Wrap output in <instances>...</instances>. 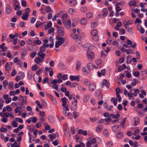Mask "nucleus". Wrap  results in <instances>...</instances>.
I'll use <instances>...</instances> for the list:
<instances>
[{
	"instance_id": "23",
	"label": "nucleus",
	"mask_w": 147,
	"mask_h": 147,
	"mask_svg": "<svg viewBox=\"0 0 147 147\" xmlns=\"http://www.w3.org/2000/svg\"><path fill=\"white\" fill-rule=\"evenodd\" d=\"M80 22L82 25L86 24L87 23L86 19L84 18H82L80 20Z\"/></svg>"
},
{
	"instance_id": "61",
	"label": "nucleus",
	"mask_w": 147,
	"mask_h": 147,
	"mask_svg": "<svg viewBox=\"0 0 147 147\" xmlns=\"http://www.w3.org/2000/svg\"><path fill=\"white\" fill-rule=\"evenodd\" d=\"M62 44L61 43L57 41H56L55 42V47L56 48H57L59 47V46H61Z\"/></svg>"
},
{
	"instance_id": "30",
	"label": "nucleus",
	"mask_w": 147,
	"mask_h": 147,
	"mask_svg": "<svg viewBox=\"0 0 147 147\" xmlns=\"http://www.w3.org/2000/svg\"><path fill=\"white\" fill-rule=\"evenodd\" d=\"M69 3L71 6H74L76 5L77 2L76 0H71Z\"/></svg>"
},
{
	"instance_id": "26",
	"label": "nucleus",
	"mask_w": 147,
	"mask_h": 147,
	"mask_svg": "<svg viewBox=\"0 0 147 147\" xmlns=\"http://www.w3.org/2000/svg\"><path fill=\"white\" fill-rule=\"evenodd\" d=\"M27 55V52L26 51H23L22 52V53L21 55V58L23 59L24 58V57L25 56H26Z\"/></svg>"
},
{
	"instance_id": "9",
	"label": "nucleus",
	"mask_w": 147,
	"mask_h": 147,
	"mask_svg": "<svg viewBox=\"0 0 147 147\" xmlns=\"http://www.w3.org/2000/svg\"><path fill=\"white\" fill-rule=\"evenodd\" d=\"M70 78L71 81L76 80L77 81H79L80 80V76L78 75L76 76H71L70 77Z\"/></svg>"
},
{
	"instance_id": "31",
	"label": "nucleus",
	"mask_w": 147,
	"mask_h": 147,
	"mask_svg": "<svg viewBox=\"0 0 147 147\" xmlns=\"http://www.w3.org/2000/svg\"><path fill=\"white\" fill-rule=\"evenodd\" d=\"M129 5L130 6H135L136 5V2L135 1H131L129 2Z\"/></svg>"
},
{
	"instance_id": "64",
	"label": "nucleus",
	"mask_w": 147,
	"mask_h": 147,
	"mask_svg": "<svg viewBox=\"0 0 147 147\" xmlns=\"http://www.w3.org/2000/svg\"><path fill=\"white\" fill-rule=\"evenodd\" d=\"M71 133L74 134H75V128L74 127H72L70 128Z\"/></svg>"
},
{
	"instance_id": "25",
	"label": "nucleus",
	"mask_w": 147,
	"mask_h": 147,
	"mask_svg": "<svg viewBox=\"0 0 147 147\" xmlns=\"http://www.w3.org/2000/svg\"><path fill=\"white\" fill-rule=\"evenodd\" d=\"M89 99V96L86 94L84 97L83 100L84 102H87Z\"/></svg>"
},
{
	"instance_id": "28",
	"label": "nucleus",
	"mask_w": 147,
	"mask_h": 147,
	"mask_svg": "<svg viewBox=\"0 0 147 147\" xmlns=\"http://www.w3.org/2000/svg\"><path fill=\"white\" fill-rule=\"evenodd\" d=\"M87 67L88 69L90 70L94 68V65L91 63H89L87 64Z\"/></svg>"
},
{
	"instance_id": "6",
	"label": "nucleus",
	"mask_w": 147,
	"mask_h": 147,
	"mask_svg": "<svg viewBox=\"0 0 147 147\" xmlns=\"http://www.w3.org/2000/svg\"><path fill=\"white\" fill-rule=\"evenodd\" d=\"M12 11V9L10 7L9 4H7L6 5L5 12L7 14L10 13Z\"/></svg>"
},
{
	"instance_id": "55",
	"label": "nucleus",
	"mask_w": 147,
	"mask_h": 147,
	"mask_svg": "<svg viewBox=\"0 0 147 147\" xmlns=\"http://www.w3.org/2000/svg\"><path fill=\"white\" fill-rule=\"evenodd\" d=\"M140 30V32L141 34H143L144 33V29L143 27H142L141 26H140V30Z\"/></svg>"
},
{
	"instance_id": "8",
	"label": "nucleus",
	"mask_w": 147,
	"mask_h": 147,
	"mask_svg": "<svg viewBox=\"0 0 147 147\" xmlns=\"http://www.w3.org/2000/svg\"><path fill=\"white\" fill-rule=\"evenodd\" d=\"M71 36L72 38L74 40H77L80 38H81L82 37L80 35H78L76 34H72L71 35Z\"/></svg>"
},
{
	"instance_id": "10",
	"label": "nucleus",
	"mask_w": 147,
	"mask_h": 147,
	"mask_svg": "<svg viewBox=\"0 0 147 147\" xmlns=\"http://www.w3.org/2000/svg\"><path fill=\"white\" fill-rule=\"evenodd\" d=\"M104 85L107 87L109 86L110 85L109 82L106 80H104L103 81L102 84L101 86V88H103Z\"/></svg>"
},
{
	"instance_id": "37",
	"label": "nucleus",
	"mask_w": 147,
	"mask_h": 147,
	"mask_svg": "<svg viewBox=\"0 0 147 147\" xmlns=\"http://www.w3.org/2000/svg\"><path fill=\"white\" fill-rule=\"evenodd\" d=\"M11 124L13 127H16L18 126V123L15 120H13L11 121Z\"/></svg>"
},
{
	"instance_id": "51",
	"label": "nucleus",
	"mask_w": 147,
	"mask_h": 147,
	"mask_svg": "<svg viewBox=\"0 0 147 147\" xmlns=\"http://www.w3.org/2000/svg\"><path fill=\"white\" fill-rule=\"evenodd\" d=\"M132 28H133L132 27H130L129 28H128L127 31L131 34H133V30Z\"/></svg>"
},
{
	"instance_id": "44",
	"label": "nucleus",
	"mask_w": 147,
	"mask_h": 147,
	"mask_svg": "<svg viewBox=\"0 0 147 147\" xmlns=\"http://www.w3.org/2000/svg\"><path fill=\"white\" fill-rule=\"evenodd\" d=\"M16 121L18 122L21 123H22L23 122V120L22 119L20 118H16Z\"/></svg>"
},
{
	"instance_id": "19",
	"label": "nucleus",
	"mask_w": 147,
	"mask_h": 147,
	"mask_svg": "<svg viewBox=\"0 0 147 147\" xmlns=\"http://www.w3.org/2000/svg\"><path fill=\"white\" fill-rule=\"evenodd\" d=\"M78 132L79 134H83L84 136H86L87 135V131L86 130L84 131L82 129H79L78 130Z\"/></svg>"
},
{
	"instance_id": "36",
	"label": "nucleus",
	"mask_w": 147,
	"mask_h": 147,
	"mask_svg": "<svg viewBox=\"0 0 147 147\" xmlns=\"http://www.w3.org/2000/svg\"><path fill=\"white\" fill-rule=\"evenodd\" d=\"M76 10L71 8H70L68 10V12L70 14H73L74 13H76Z\"/></svg>"
},
{
	"instance_id": "46",
	"label": "nucleus",
	"mask_w": 147,
	"mask_h": 147,
	"mask_svg": "<svg viewBox=\"0 0 147 147\" xmlns=\"http://www.w3.org/2000/svg\"><path fill=\"white\" fill-rule=\"evenodd\" d=\"M77 85L78 84L76 82H73L71 83L70 87L71 88H73L77 86Z\"/></svg>"
},
{
	"instance_id": "32",
	"label": "nucleus",
	"mask_w": 147,
	"mask_h": 147,
	"mask_svg": "<svg viewBox=\"0 0 147 147\" xmlns=\"http://www.w3.org/2000/svg\"><path fill=\"white\" fill-rule=\"evenodd\" d=\"M9 115V113H1V115L2 117H8Z\"/></svg>"
},
{
	"instance_id": "39",
	"label": "nucleus",
	"mask_w": 147,
	"mask_h": 147,
	"mask_svg": "<svg viewBox=\"0 0 147 147\" xmlns=\"http://www.w3.org/2000/svg\"><path fill=\"white\" fill-rule=\"evenodd\" d=\"M30 119L32 120V121L34 123H35L36 122L37 120V118L36 117H30Z\"/></svg>"
},
{
	"instance_id": "42",
	"label": "nucleus",
	"mask_w": 147,
	"mask_h": 147,
	"mask_svg": "<svg viewBox=\"0 0 147 147\" xmlns=\"http://www.w3.org/2000/svg\"><path fill=\"white\" fill-rule=\"evenodd\" d=\"M135 92L133 93V94L134 96H136L137 94L139 93L140 92L138 89H135L134 90Z\"/></svg>"
},
{
	"instance_id": "56",
	"label": "nucleus",
	"mask_w": 147,
	"mask_h": 147,
	"mask_svg": "<svg viewBox=\"0 0 147 147\" xmlns=\"http://www.w3.org/2000/svg\"><path fill=\"white\" fill-rule=\"evenodd\" d=\"M42 24V23L40 22V21H38L36 24V26L37 28H38Z\"/></svg>"
},
{
	"instance_id": "4",
	"label": "nucleus",
	"mask_w": 147,
	"mask_h": 147,
	"mask_svg": "<svg viewBox=\"0 0 147 147\" xmlns=\"http://www.w3.org/2000/svg\"><path fill=\"white\" fill-rule=\"evenodd\" d=\"M69 108L67 106L65 108L63 109V113L65 116H67L69 115L70 113L69 112Z\"/></svg>"
},
{
	"instance_id": "43",
	"label": "nucleus",
	"mask_w": 147,
	"mask_h": 147,
	"mask_svg": "<svg viewBox=\"0 0 147 147\" xmlns=\"http://www.w3.org/2000/svg\"><path fill=\"white\" fill-rule=\"evenodd\" d=\"M93 15V13L91 12H90L86 14V16L88 18H90Z\"/></svg>"
},
{
	"instance_id": "27",
	"label": "nucleus",
	"mask_w": 147,
	"mask_h": 147,
	"mask_svg": "<svg viewBox=\"0 0 147 147\" xmlns=\"http://www.w3.org/2000/svg\"><path fill=\"white\" fill-rule=\"evenodd\" d=\"M35 62L37 63H40L41 62H43L44 61V60H42L41 59H40L39 57H36L35 58Z\"/></svg>"
},
{
	"instance_id": "45",
	"label": "nucleus",
	"mask_w": 147,
	"mask_h": 147,
	"mask_svg": "<svg viewBox=\"0 0 147 147\" xmlns=\"http://www.w3.org/2000/svg\"><path fill=\"white\" fill-rule=\"evenodd\" d=\"M51 9V8L49 6H48L46 7L45 11L46 13H48L50 12Z\"/></svg>"
},
{
	"instance_id": "14",
	"label": "nucleus",
	"mask_w": 147,
	"mask_h": 147,
	"mask_svg": "<svg viewBox=\"0 0 147 147\" xmlns=\"http://www.w3.org/2000/svg\"><path fill=\"white\" fill-rule=\"evenodd\" d=\"M84 47L85 48H88L89 49H91L94 48V46L89 43H87L84 45Z\"/></svg>"
},
{
	"instance_id": "24",
	"label": "nucleus",
	"mask_w": 147,
	"mask_h": 147,
	"mask_svg": "<svg viewBox=\"0 0 147 147\" xmlns=\"http://www.w3.org/2000/svg\"><path fill=\"white\" fill-rule=\"evenodd\" d=\"M107 10L106 8H104L102 10V16L106 17L107 15Z\"/></svg>"
},
{
	"instance_id": "18",
	"label": "nucleus",
	"mask_w": 147,
	"mask_h": 147,
	"mask_svg": "<svg viewBox=\"0 0 147 147\" xmlns=\"http://www.w3.org/2000/svg\"><path fill=\"white\" fill-rule=\"evenodd\" d=\"M134 125L136 126L138 125L140 122V119L138 117H136L134 118Z\"/></svg>"
},
{
	"instance_id": "38",
	"label": "nucleus",
	"mask_w": 147,
	"mask_h": 147,
	"mask_svg": "<svg viewBox=\"0 0 147 147\" xmlns=\"http://www.w3.org/2000/svg\"><path fill=\"white\" fill-rule=\"evenodd\" d=\"M111 101H113V103L115 106H116L117 105V99L116 98H112L111 100Z\"/></svg>"
},
{
	"instance_id": "41",
	"label": "nucleus",
	"mask_w": 147,
	"mask_h": 147,
	"mask_svg": "<svg viewBox=\"0 0 147 147\" xmlns=\"http://www.w3.org/2000/svg\"><path fill=\"white\" fill-rule=\"evenodd\" d=\"M81 64L80 62H77L76 65V69L77 71L79 70L80 69Z\"/></svg>"
},
{
	"instance_id": "1",
	"label": "nucleus",
	"mask_w": 147,
	"mask_h": 147,
	"mask_svg": "<svg viewBox=\"0 0 147 147\" xmlns=\"http://www.w3.org/2000/svg\"><path fill=\"white\" fill-rule=\"evenodd\" d=\"M92 35L93 36V40L95 41H98L99 39V36L97 35V31L95 29L92 30L91 32Z\"/></svg>"
},
{
	"instance_id": "34",
	"label": "nucleus",
	"mask_w": 147,
	"mask_h": 147,
	"mask_svg": "<svg viewBox=\"0 0 147 147\" xmlns=\"http://www.w3.org/2000/svg\"><path fill=\"white\" fill-rule=\"evenodd\" d=\"M5 70L7 71H9L11 69V68L9 66V64L8 62L6 63L5 65Z\"/></svg>"
},
{
	"instance_id": "57",
	"label": "nucleus",
	"mask_w": 147,
	"mask_h": 147,
	"mask_svg": "<svg viewBox=\"0 0 147 147\" xmlns=\"http://www.w3.org/2000/svg\"><path fill=\"white\" fill-rule=\"evenodd\" d=\"M16 74V70L15 69H14L12 71L11 74V76H15Z\"/></svg>"
},
{
	"instance_id": "22",
	"label": "nucleus",
	"mask_w": 147,
	"mask_h": 147,
	"mask_svg": "<svg viewBox=\"0 0 147 147\" xmlns=\"http://www.w3.org/2000/svg\"><path fill=\"white\" fill-rule=\"evenodd\" d=\"M110 117H111L112 118H118L119 117L120 115L117 113L115 115L113 114H111L110 115Z\"/></svg>"
},
{
	"instance_id": "62",
	"label": "nucleus",
	"mask_w": 147,
	"mask_h": 147,
	"mask_svg": "<svg viewBox=\"0 0 147 147\" xmlns=\"http://www.w3.org/2000/svg\"><path fill=\"white\" fill-rule=\"evenodd\" d=\"M41 41L39 40H37L36 41L35 40L34 41V43L35 45H36V44H38V45H40L41 44Z\"/></svg>"
},
{
	"instance_id": "33",
	"label": "nucleus",
	"mask_w": 147,
	"mask_h": 147,
	"mask_svg": "<svg viewBox=\"0 0 147 147\" xmlns=\"http://www.w3.org/2000/svg\"><path fill=\"white\" fill-rule=\"evenodd\" d=\"M9 88L11 90H12L13 89V83L12 82H9Z\"/></svg>"
},
{
	"instance_id": "60",
	"label": "nucleus",
	"mask_w": 147,
	"mask_h": 147,
	"mask_svg": "<svg viewBox=\"0 0 147 147\" xmlns=\"http://www.w3.org/2000/svg\"><path fill=\"white\" fill-rule=\"evenodd\" d=\"M21 3L22 6L23 7H25L26 6V1H21Z\"/></svg>"
},
{
	"instance_id": "54",
	"label": "nucleus",
	"mask_w": 147,
	"mask_h": 147,
	"mask_svg": "<svg viewBox=\"0 0 147 147\" xmlns=\"http://www.w3.org/2000/svg\"><path fill=\"white\" fill-rule=\"evenodd\" d=\"M6 34L5 33H3L2 36V41H3L5 40L6 38Z\"/></svg>"
},
{
	"instance_id": "47",
	"label": "nucleus",
	"mask_w": 147,
	"mask_h": 147,
	"mask_svg": "<svg viewBox=\"0 0 147 147\" xmlns=\"http://www.w3.org/2000/svg\"><path fill=\"white\" fill-rule=\"evenodd\" d=\"M36 103L38 105V106L39 107V108L40 109H42V106L40 104L39 101L36 100Z\"/></svg>"
},
{
	"instance_id": "58",
	"label": "nucleus",
	"mask_w": 147,
	"mask_h": 147,
	"mask_svg": "<svg viewBox=\"0 0 147 147\" xmlns=\"http://www.w3.org/2000/svg\"><path fill=\"white\" fill-rule=\"evenodd\" d=\"M96 64L98 65H101V61L100 59H98L96 62Z\"/></svg>"
},
{
	"instance_id": "7",
	"label": "nucleus",
	"mask_w": 147,
	"mask_h": 147,
	"mask_svg": "<svg viewBox=\"0 0 147 147\" xmlns=\"http://www.w3.org/2000/svg\"><path fill=\"white\" fill-rule=\"evenodd\" d=\"M56 39L57 40V41L61 43V44L62 43H63L65 41L64 38L60 36H57L56 37Z\"/></svg>"
},
{
	"instance_id": "63",
	"label": "nucleus",
	"mask_w": 147,
	"mask_h": 147,
	"mask_svg": "<svg viewBox=\"0 0 147 147\" xmlns=\"http://www.w3.org/2000/svg\"><path fill=\"white\" fill-rule=\"evenodd\" d=\"M121 10V8L118 6L117 4H116V11L119 12Z\"/></svg>"
},
{
	"instance_id": "40",
	"label": "nucleus",
	"mask_w": 147,
	"mask_h": 147,
	"mask_svg": "<svg viewBox=\"0 0 147 147\" xmlns=\"http://www.w3.org/2000/svg\"><path fill=\"white\" fill-rule=\"evenodd\" d=\"M113 40V38H110L107 41V43L108 45H110V44H111V43H112V42Z\"/></svg>"
},
{
	"instance_id": "3",
	"label": "nucleus",
	"mask_w": 147,
	"mask_h": 147,
	"mask_svg": "<svg viewBox=\"0 0 147 147\" xmlns=\"http://www.w3.org/2000/svg\"><path fill=\"white\" fill-rule=\"evenodd\" d=\"M57 33L58 35L60 36H62L64 35L63 29L61 27L57 26Z\"/></svg>"
},
{
	"instance_id": "17",
	"label": "nucleus",
	"mask_w": 147,
	"mask_h": 147,
	"mask_svg": "<svg viewBox=\"0 0 147 147\" xmlns=\"http://www.w3.org/2000/svg\"><path fill=\"white\" fill-rule=\"evenodd\" d=\"M77 108V104L76 103L74 104L72 103V104L71 105L70 109L72 111H75L76 110Z\"/></svg>"
},
{
	"instance_id": "20",
	"label": "nucleus",
	"mask_w": 147,
	"mask_h": 147,
	"mask_svg": "<svg viewBox=\"0 0 147 147\" xmlns=\"http://www.w3.org/2000/svg\"><path fill=\"white\" fill-rule=\"evenodd\" d=\"M141 92H142V93H141L139 94V96L141 98H144V96L143 95L145 96L146 95V92L143 90H142L141 91Z\"/></svg>"
},
{
	"instance_id": "15",
	"label": "nucleus",
	"mask_w": 147,
	"mask_h": 147,
	"mask_svg": "<svg viewBox=\"0 0 147 147\" xmlns=\"http://www.w3.org/2000/svg\"><path fill=\"white\" fill-rule=\"evenodd\" d=\"M37 55L38 56L41 58V59L42 60H44V59L45 56V54L44 53L42 52H39L38 53Z\"/></svg>"
},
{
	"instance_id": "13",
	"label": "nucleus",
	"mask_w": 147,
	"mask_h": 147,
	"mask_svg": "<svg viewBox=\"0 0 147 147\" xmlns=\"http://www.w3.org/2000/svg\"><path fill=\"white\" fill-rule=\"evenodd\" d=\"M123 135V133L120 131L117 133L116 136V137L118 139H121L122 138Z\"/></svg>"
},
{
	"instance_id": "48",
	"label": "nucleus",
	"mask_w": 147,
	"mask_h": 147,
	"mask_svg": "<svg viewBox=\"0 0 147 147\" xmlns=\"http://www.w3.org/2000/svg\"><path fill=\"white\" fill-rule=\"evenodd\" d=\"M36 53L35 52H31L30 54V56L32 58H34L35 56Z\"/></svg>"
},
{
	"instance_id": "49",
	"label": "nucleus",
	"mask_w": 147,
	"mask_h": 147,
	"mask_svg": "<svg viewBox=\"0 0 147 147\" xmlns=\"http://www.w3.org/2000/svg\"><path fill=\"white\" fill-rule=\"evenodd\" d=\"M73 114L74 117L75 119L79 115V113H78L76 112H73Z\"/></svg>"
},
{
	"instance_id": "50",
	"label": "nucleus",
	"mask_w": 147,
	"mask_h": 147,
	"mask_svg": "<svg viewBox=\"0 0 147 147\" xmlns=\"http://www.w3.org/2000/svg\"><path fill=\"white\" fill-rule=\"evenodd\" d=\"M56 135L55 134H49V136L50 138H52L55 139L56 137Z\"/></svg>"
},
{
	"instance_id": "5",
	"label": "nucleus",
	"mask_w": 147,
	"mask_h": 147,
	"mask_svg": "<svg viewBox=\"0 0 147 147\" xmlns=\"http://www.w3.org/2000/svg\"><path fill=\"white\" fill-rule=\"evenodd\" d=\"M95 85L93 83H90L89 85V90L91 92L94 91L96 89Z\"/></svg>"
},
{
	"instance_id": "2",
	"label": "nucleus",
	"mask_w": 147,
	"mask_h": 147,
	"mask_svg": "<svg viewBox=\"0 0 147 147\" xmlns=\"http://www.w3.org/2000/svg\"><path fill=\"white\" fill-rule=\"evenodd\" d=\"M87 56L89 59H90L92 61L94 57V53L91 51H88L87 52Z\"/></svg>"
},
{
	"instance_id": "35",
	"label": "nucleus",
	"mask_w": 147,
	"mask_h": 147,
	"mask_svg": "<svg viewBox=\"0 0 147 147\" xmlns=\"http://www.w3.org/2000/svg\"><path fill=\"white\" fill-rule=\"evenodd\" d=\"M97 26V24L96 22L93 21L91 22V26L92 28H94Z\"/></svg>"
},
{
	"instance_id": "52",
	"label": "nucleus",
	"mask_w": 147,
	"mask_h": 147,
	"mask_svg": "<svg viewBox=\"0 0 147 147\" xmlns=\"http://www.w3.org/2000/svg\"><path fill=\"white\" fill-rule=\"evenodd\" d=\"M30 10L29 8H27L25 10V13L23 14V15L26 14L28 15V13L30 12Z\"/></svg>"
},
{
	"instance_id": "11",
	"label": "nucleus",
	"mask_w": 147,
	"mask_h": 147,
	"mask_svg": "<svg viewBox=\"0 0 147 147\" xmlns=\"http://www.w3.org/2000/svg\"><path fill=\"white\" fill-rule=\"evenodd\" d=\"M67 100V98L64 97V98H62L61 99V100L62 102V107H63L65 108L66 106V100Z\"/></svg>"
},
{
	"instance_id": "12",
	"label": "nucleus",
	"mask_w": 147,
	"mask_h": 147,
	"mask_svg": "<svg viewBox=\"0 0 147 147\" xmlns=\"http://www.w3.org/2000/svg\"><path fill=\"white\" fill-rule=\"evenodd\" d=\"M81 38H80L78 40H77L76 41V44L77 47L78 48L80 47L82 45V42L80 40Z\"/></svg>"
},
{
	"instance_id": "59",
	"label": "nucleus",
	"mask_w": 147,
	"mask_h": 147,
	"mask_svg": "<svg viewBox=\"0 0 147 147\" xmlns=\"http://www.w3.org/2000/svg\"><path fill=\"white\" fill-rule=\"evenodd\" d=\"M49 70H50L51 71H50L49 75L50 76H52L53 74V69L51 67H49Z\"/></svg>"
},
{
	"instance_id": "53",
	"label": "nucleus",
	"mask_w": 147,
	"mask_h": 147,
	"mask_svg": "<svg viewBox=\"0 0 147 147\" xmlns=\"http://www.w3.org/2000/svg\"><path fill=\"white\" fill-rule=\"evenodd\" d=\"M40 52H43L45 51V48L42 45L41 46L40 49Z\"/></svg>"
},
{
	"instance_id": "29",
	"label": "nucleus",
	"mask_w": 147,
	"mask_h": 147,
	"mask_svg": "<svg viewBox=\"0 0 147 147\" xmlns=\"http://www.w3.org/2000/svg\"><path fill=\"white\" fill-rule=\"evenodd\" d=\"M102 129V125L98 126L96 128V130L97 132L100 133Z\"/></svg>"
},
{
	"instance_id": "16",
	"label": "nucleus",
	"mask_w": 147,
	"mask_h": 147,
	"mask_svg": "<svg viewBox=\"0 0 147 147\" xmlns=\"http://www.w3.org/2000/svg\"><path fill=\"white\" fill-rule=\"evenodd\" d=\"M106 73V70L105 69H102L101 71V72H98V75L99 77H101L102 75L104 76Z\"/></svg>"
},
{
	"instance_id": "21",
	"label": "nucleus",
	"mask_w": 147,
	"mask_h": 147,
	"mask_svg": "<svg viewBox=\"0 0 147 147\" xmlns=\"http://www.w3.org/2000/svg\"><path fill=\"white\" fill-rule=\"evenodd\" d=\"M65 26L67 28H68L70 27L71 26V22L70 20H68L65 23Z\"/></svg>"
}]
</instances>
